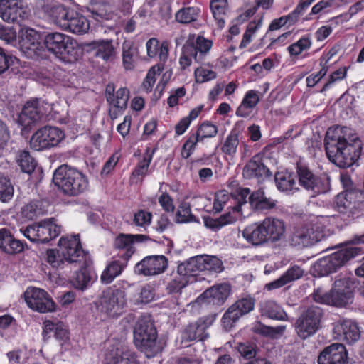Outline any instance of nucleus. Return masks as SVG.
Returning <instances> with one entry per match:
<instances>
[{"label": "nucleus", "mask_w": 364, "mask_h": 364, "mask_svg": "<svg viewBox=\"0 0 364 364\" xmlns=\"http://www.w3.org/2000/svg\"><path fill=\"white\" fill-rule=\"evenodd\" d=\"M70 23L67 31L74 34L82 35L90 29V21L82 14L75 11L73 18L70 20Z\"/></svg>", "instance_id": "37"}, {"label": "nucleus", "mask_w": 364, "mask_h": 364, "mask_svg": "<svg viewBox=\"0 0 364 364\" xmlns=\"http://www.w3.org/2000/svg\"><path fill=\"white\" fill-rule=\"evenodd\" d=\"M14 196V188L11 181L3 173H0V200L6 203Z\"/></svg>", "instance_id": "52"}, {"label": "nucleus", "mask_w": 364, "mask_h": 364, "mask_svg": "<svg viewBox=\"0 0 364 364\" xmlns=\"http://www.w3.org/2000/svg\"><path fill=\"white\" fill-rule=\"evenodd\" d=\"M23 235L33 242L46 243L55 238L60 233L61 228L53 218L46 219L38 224L20 229Z\"/></svg>", "instance_id": "9"}, {"label": "nucleus", "mask_w": 364, "mask_h": 364, "mask_svg": "<svg viewBox=\"0 0 364 364\" xmlns=\"http://www.w3.org/2000/svg\"><path fill=\"white\" fill-rule=\"evenodd\" d=\"M92 45L96 57L105 61H109L114 58V48L112 41H96L93 42Z\"/></svg>", "instance_id": "38"}, {"label": "nucleus", "mask_w": 364, "mask_h": 364, "mask_svg": "<svg viewBox=\"0 0 364 364\" xmlns=\"http://www.w3.org/2000/svg\"><path fill=\"white\" fill-rule=\"evenodd\" d=\"M26 16V8L22 1L0 0V17L3 21L18 22Z\"/></svg>", "instance_id": "19"}, {"label": "nucleus", "mask_w": 364, "mask_h": 364, "mask_svg": "<svg viewBox=\"0 0 364 364\" xmlns=\"http://www.w3.org/2000/svg\"><path fill=\"white\" fill-rule=\"evenodd\" d=\"M312 298L316 303L332 306L331 290L326 291L322 287L316 288L311 294Z\"/></svg>", "instance_id": "58"}, {"label": "nucleus", "mask_w": 364, "mask_h": 364, "mask_svg": "<svg viewBox=\"0 0 364 364\" xmlns=\"http://www.w3.org/2000/svg\"><path fill=\"white\" fill-rule=\"evenodd\" d=\"M161 68L159 65L153 66L147 73L146 78L143 82V87L146 90H151L156 82V76H159Z\"/></svg>", "instance_id": "61"}, {"label": "nucleus", "mask_w": 364, "mask_h": 364, "mask_svg": "<svg viewBox=\"0 0 364 364\" xmlns=\"http://www.w3.org/2000/svg\"><path fill=\"white\" fill-rule=\"evenodd\" d=\"M190 47L194 49V60L198 63H202L204 57L208 53L212 48L213 43L211 41L205 38L203 36H198L195 42L188 39Z\"/></svg>", "instance_id": "36"}, {"label": "nucleus", "mask_w": 364, "mask_h": 364, "mask_svg": "<svg viewBox=\"0 0 364 364\" xmlns=\"http://www.w3.org/2000/svg\"><path fill=\"white\" fill-rule=\"evenodd\" d=\"M333 336L336 340L350 344L359 339L360 331L354 321L340 319L334 323Z\"/></svg>", "instance_id": "18"}, {"label": "nucleus", "mask_w": 364, "mask_h": 364, "mask_svg": "<svg viewBox=\"0 0 364 364\" xmlns=\"http://www.w3.org/2000/svg\"><path fill=\"white\" fill-rule=\"evenodd\" d=\"M275 183L279 191L289 194L294 193L299 190L296 186L294 176L287 171L277 173L275 175Z\"/></svg>", "instance_id": "34"}, {"label": "nucleus", "mask_w": 364, "mask_h": 364, "mask_svg": "<svg viewBox=\"0 0 364 364\" xmlns=\"http://www.w3.org/2000/svg\"><path fill=\"white\" fill-rule=\"evenodd\" d=\"M222 261L215 256L200 255L191 258L186 263L178 265V272L181 274L192 272L193 275L196 272H208L210 273H219L223 270Z\"/></svg>", "instance_id": "12"}, {"label": "nucleus", "mask_w": 364, "mask_h": 364, "mask_svg": "<svg viewBox=\"0 0 364 364\" xmlns=\"http://www.w3.org/2000/svg\"><path fill=\"white\" fill-rule=\"evenodd\" d=\"M230 292V287L228 284L215 285L205 291L199 297V300L204 301L206 304L215 305L222 304L228 297Z\"/></svg>", "instance_id": "26"}, {"label": "nucleus", "mask_w": 364, "mask_h": 364, "mask_svg": "<svg viewBox=\"0 0 364 364\" xmlns=\"http://www.w3.org/2000/svg\"><path fill=\"white\" fill-rule=\"evenodd\" d=\"M194 49L190 47L189 41H187L183 48L181 56L179 59V64L183 69L191 65L192 59H194Z\"/></svg>", "instance_id": "59"}, {"label": "nucleus", "mask_w": 364, "mask_h": 364, "mask_svg": "<svg viewBox=\"0 0 364 364\" xmlns=\"http://www.w3.org/2000/svg\"><path fill=\"white\" fill-rule=\"evenodd\" d=\"M75 10L62 4L53 6L50 11V18L53 23L62 30H68Z\"/></svg>", "instance_id": "27"}, {"label": "nucleus", "mask_w": 364, "mask_h": 364, "mask_svg": "<svg viewBox=\"0 0 364 364\" xmlns=\"http://www.w3.org/2000/svg\"><path fill=\"white\" fill-rule=\"evenodd\" d=\"M153 154L154 151L149 152V151L147 150L143 157V159L137 164L136 166L134 169L132 178L133 180H135L136 183L142 181L143 178L148 174Z\"/></svg>", "instance_id": "41"}, {"label": "nucleus", "mask_w": 364, "mask_h": 364, "mask_svg": "<svg viewBox=\"0 0 364 364\" xmlns=\"http://www.w3.org/2000/svg\"><path fill=\"white\" fill-rule=\"evenodd\" d=\"M82 263L84 266L80 267V269L75 273L70 281L75 289L81 290L87 288L93 279V276L89 267L91 263L90 261L87 259V263Z\"/></svg>", "instance_id": "33"}, {"label": "nucleus", "mask_w": 364, "mask_h": 364, "mask_svg": "<svg viewBox=\"0 0 364 364\" xmlns=\"http://www.w3.org/2000/svg\"><path fill=\"white\" fill-rule=\"evenodd\" d=\"M347 352L341 343H333L326 347L318 358V364H345Z\"/></svg>", "instance_id": "21"}, {"label": "nucleus", "mask_w": 364, "mask_h": 364, "mask_svg": "<svg viewBox=\"0 0 364 364\" xmlns=\"http://www.w3.org/2000/svg\"><path fill=\"white\" fill-rule=\"evenodd\" d=\"M21 51L28 58H43L45 48L41 41L35 43H26L21 44Z\"/></svg>", "instance_id": "42"}, {"label": "nucleus", "mask_w": 364, "mask_h": 364, "mask_svg": "<svg viewBox=\"0 0 364 364\" xmlns=\"http://www.w3.org/2000/svg\"><path fill=\"white\" fill-rule=\"evenodd\" d=\"M332 306L343 307L352 303L353 292L348 287L346 279L335 281L331 289Z\"/></svg>", "instance_id": "22"}, {"label": "nucleus", "mask_w": 364, "mask_h": 364, "mask_svg": "<svg viewBox=\"0 0 364 364\" xmlns=\"http://www.w3.org/2000/svg\"><path fill=\"white\" fill-rule=\"evenodd\" d=\"M192 217L190 204L188 203H182L179 205L176 214L177 221L178 223L189 222Z\"/></svg>", "instance_id": "62"}, {"label": "nucleus", "mask_w": 364, "mask_h": 364, "mask_svg": "<svg viewBox=\"0 0 364 364\" xmlns=\"http://www.w3.org/2000/svg\"><path fill=\"white\" fill-rule=\"evenodd\" d=\"M107 364H138L136 356L127 346L118 343L107 355Z\"/></svg>", "instance_id": "24"}, {"label": "nucleus", "mask_w": 364, "mask_h": 364, "mask_svg": "<svg viewBox=\"0 0 364 364\" xmlns=\"http://www.w3.org/2000/svg\"><path fill=\"white\" fill-rule=\"evenodd\" d=\"M127 262L115 260L110 262L101 274V281L105 284H110L123 271Z\"/></svg>", "instance_id": "39"}, {"label": "nucleus", "mask_w": 364, "mask_h": 364, "mask_svg": "<svg viewBox=\"0 0 364 364\" xmlns=\"http://www.w3.org/2000/svg\"><path fill=\"white\" fill-rule=\"evenodd\" d=\"M24 299L27 306L33 311L47 313L55 310V302L42 289L28 287L24 293Z\"/></svg>", "instance_id": "14"}, {"label": "nucleus", "mask_w": 364, "mask_h": 364, "mask_svg": "<svg viewBox=\"0 0 364 364\" xmlns=\"http://www.w3.org/2000/svg\"><path fill=\"white\" fill-rule=\"evenodd\" d=\"M134 342L147 358L154 357L163 349V345L157 341L154 324L149 318L138 320L134 331Z\"/></svg>", "instance_id": "3"}, {"label": "nucleus", "mask_w": 364, "mask_h": 364, "mask_svg": "<svg viewBox=\"0 0 364 364\" xmlns=\"http://www.w3.org/2000/svg\"><path fill=\"white\" fill-rule=\"evenodd\" d=\"M60 252L68 263H87V255L83 251L78 235L62 237L58 242Z\"/></svg>", "instance_id": "15"}, {"label": "nucleus", "mask_w": 364, "mask_h": 364, "mask_svg": "<svg viewBox=\"0 0 364 364\" xmlns=\"http://www.w3.org/2000/svg\"><path fill=\"white\" fill-rule=\"evenodd\" d=\"M250 203L258 210H269L275 206L274 200L264 198L261 192L252 193L249 197Z\"/></svg>", "instance_id": "49"}, {"label": "nucleus", "mask_w": 364, "mask_h": 364, "mask_svg": "<svg viewBox=\"0 0 364 364\" xmlns=\"http://www.w3.org/2000/svg\"><path fill=\"white\" fill-rule=\"evenodd\" d=\"M227 6L228 0H211L210 1V9L219 28H223L225 25L223 16L225 14Z\"/></svg>", "instance_id": "44"}, {"label": "nucleus", "mask_w": 364, "mask_h": 364, "mask_svg": "<svg viewBox=\"0 0 364 364\" xmlns=\"http://www.w3.org/2000/svg\"><path fill=\"white\" fill-rule=\"evenodd\" d=\"M20 41L19 46L21 44L26 43H35L41 41V35L36 30L31 28H22L19 31Z\"/></svg>", "instance_id": "53"}, {"label": "nucleus", "mask_w": 364, "mask_h": 364, "mask_svg": "<svg viewBox=\"0 0 364 364\" xmlns=\"http://www.w3.org/2000/svg\"><path fill=\"white\" fill-rule=\"evenodd\" d=\"M75 10L62 4L53 6L50 11V18L53 23L62 30H68Z\"/></svg>", "instance_id": "28"}, {"label": "nucleus", "mask_w": 364, "mask_h": 364, "mask_svg": "<svg viewBox=\"0 0 364 364\" xmlns=\"http://www.w3.org/2000/svg\"><path fill=\"white\" fill-rule=\"evenodd\" d=\"M98 309L108 316H120L127 306L125 290L109 287L102 291L97 302Z\"/></svg>", "instance_id": "7"}, {"label": "nucleus", "mask_w": 364, "mask_h": 364, "mask_svg": "<svg viewBox=\"0 0 364 364\" xmlns=\"http://www.w3.org/2000/svg\"><path fill=\"white\" fill-rule=\"evenodd\" d=\"M178 274V276L175 277L168 284V289L171 293L181 292L182 289L186 287L188 283V277L193 276L192 272H188L187 274H181L177 269Z\"/></svg>", "instance_id": "50"}, {"label": "nucleus", "mask_w": 364, "mask_h": 364, "mask_svg": "<svg viewBox=\"0 0 364 364\" xmlns=\"http://www.w3.org/2000/svg\"><path fill=\"white\" fill-rule=\"evenodd\" d=\"M200 13L198 7H187L180 9L176 14V19L181 23H188L196 21Z\"/></svg>", "instance_id": "46"}, {"label": "nucleus", "mask_w": 364, "mask_h": 364, "mask_svg": "<svg viewBox=\"0 0 364 364\" xmlns=\"http://www.w3.org/2000/svg\"><path fill=\"white\" fill-rule=\"evenodd\" d=\"M218 127L208 121L203 122L195 133H192L200 142L205 138H212L216 136Z\"/></svg>", "instance_id": "47"}, {"label": "nucleus", "mask_w": 364, "mask_h": 364, "mask_svg": "<svg viewBox=\"0 0 364 364\" xmlns=\"http://www.w3.org/2000/svg\"><path fill=\"white\" fill-rule=\"evenodd\" d=\"M260 311L262 316L269 318L287 321L288 316L284 309L275 301L272 300L265 301L260 304Z\"/></svg>", "instance_id": "35"}, {"label": "nucleus", "mask_w": 364, "mask_h": 364, "mask_svg": "<svg viewBox=\"0 0 364 364\" xmlns=\"http://www.w3.org/2000/svg\"><path fill=\"white\" fill-rule=\"evenodd\" d=\"M53 181L64 193L69 196H77L88 187L87 176L67 165L61 166L55 171Z\"/></svg>", "instance_id": "4"}, {"label": "nucleus", "mask_w": 364, "mask_h": 364, "mask_svg": "<svg viewBox=\"0 0 364 364\" xmlns=\"http://www.w3.org/2000/svg\"><path fill=\"white\" fill-rule=\"evenodd\" d=\"M43 43L48 51L65 63L77 60V43L70 36L60 32L48 33L43 39Z\"/></svg>", "instance_id": "5"}, {"label": "nucleus", "mask_w": 364, "mask_h": 364, "mask_svg": "<svg viewBox=\"0 0 364 364\" xmlns=\"http://www.w3.org/2000/svg\"><path fill=\"white\" fill-rule=\"evenodd\" d=\"M53 104L38 99L28 101L23 106L18 117V123L22 129L31 128L45 116L50 114Z\"/></svg>", "instance_id": "8"}, {"label": "nucleus", "mask_w": 364, "mask_h": 364, "mask_svg": "<svg viewBox=\"0 0 364 364\" xmlns=\"http://www.w3.org/2000/svg\"><path fill=\"white\" fill-rule=\"evenodd\" d=\"M210 326L207 319L200 318L193 323L189 324L182 333V341L204 340L208 335L206 329Z\"/></svg>", "instance_id": "29"}, {"label": "nucleus", "mask_w": 364, "mask_h": 364, "mask_svg": "<svg viewBox=\"0 0 364 364\" xmlns=\"http://www.w3.org/2000/svg\"><path fill=\"white\" fill-rule=\"evenodd\" d=\"M152 214L150 212L140 210L134 214V224L138 227L146 228L151 224Z\"/></svg>", "instance_id": "57"}, {"label": "nucleus", "mask_w": 364, "mask_h": 364, "mask_svg": "<svg viewBox=\"0 0 364 364\" xmlns=\"http://www.w3.org/2000/svg\"><path fill=\"white\" fill-rule=\"evenodd\" d=\"M16 159L23 172L30 174L34 171L36 163L29 151L26 150L18 151Z\"/></svg>", "instance_id": "43"}, {"label": "nucleus", "mask_w": 364, "mask_h": 364, "mask_svg": "<svg viewBox=\"0 0 364 364\" xmlns=\"http://www.w3.org/2000/svg\"><path fill=\"white\" fill-rule=\"evenodd\" d=\"M146 240L148 237L144 235L120 234L114 241V247L119 250L118 255L122 259L127 262L135 251L134 241L144 242Z\"/></svg>", "instance_id": "20"}, {"label": "nucleus", "mask_w": 364, "mask_h": 364, "mask_svg": "<svg viewBox=\"0 0 364 364\" xmlns=\"http://www.w3.org/2000/svg\"><path fill=\"white\" fill-rule=\"evenodd\" d=\"M296 174L299 184L306 191H310L313 196L323 193L329 188L327 179L316 176L304 164H297Z\"/></svg>", "instance_id": "13"}, {"label": "nucleus", "mask_w": 364, "mask_h": 364, "mask_svg": "<svg viewBox=\"0 0 364 364\" xmlns=\"http://www.w3.org/2000/svg\"><path fill=\"white\" fill-rule=\"evenodd\" d=\"M322 316L323 311L317 306H311L303 311L295 323L298 336L305 340L314 335L320 328Z\"/></svg>", "instance_id": "10"}, {"label": "nucleus", "mask_w": 364, "mask_h": 364, "mask_svg": "<svg viewBox=\"0 0 364 364\" xmlns=\"http://www.w3.org/2000/svg\"><path fill=\"white\" fill-rule=\"evenodd\" d=\"M168 267V259L164 255H151L138 262L134 271L143 276H155L165 272Z\"/></svg>", "instance_id": "17"}, {"label": "nucleus", "mask_w": 364, "mask_h": 364, "mask_svg": "<svg viewBox=\"0 0 364 364\" xmlns=\"http://www.w3.org/2000/svg\"><path fill=\"white\" fill-rule=\"evenodd\" d=\"M360 252V248L348 245L331 255L320 259L314 265V272H317L319 276L333 272Z\"/></svg>", "instance_id": "6"}, {"label": "nucleus", "mask_w": 364, "mask_h": 364, "mask_svg": "<svg viewBox=\"0 0 364 364\" xmlns=\"http://www.w3.org/2000/svg\"><path fill=\"white\" fill-rule=\"evenodd\" d=\"M136 55V50L132 41H125L122 45V59L123 64L127 70H131L134 68V58Z\"/></svg>", "instance_id": "45"}, {"label": "nucleus", "mask_w": 364, "mask_h": 364, "mask_svg": "<svg viewBox=\"0 0 364 364\" xmlns=\"http://www.w3.org/2000/svg\"><path fill=\"white\" fill-rule=\"evenodd\" d=\"M64 138L65 134L60 128L45 126L32 135L30 145L36 151H42L58 146Z\"/></svg>", "instance_id": "11"}, {"label": "nucleus", "mask_w": 364, "mask_h": 364, "mask_svg": "<svg viewBox=\"0 0 364 364\" xmlns=\"http://www.w3.org/2000/svg\"><path fill=\"white\" fill-rule=\"evenodd\" d=\"M242 174L245 178H256L259 183L269 177L271 172L262 162L253 159L245 165Z\"/></svg>", "instance_id": "31"}, {"label": "nucleus", "mask_w": 364, "mask_h": 364, "mask_svg": "<svg viewBox=\"0 0 364 364\" xmlns=\"http://www.w3.org/2000/svg\"><path fill=\"white\" fill-rule=\"evenodd\" d=\"M46 261L53 267H60L66 262V258L60 252V249H49L46 252Z\"/></svg>", "instance_id": "54"}, {"label": "nucleus", "mask_w": 364, "mask_h": 364, "mask_svg": "<svg viewBox=\"0 0 364 364\" xmlns=\"http://www.w3.org/2000/svg\"><path fill=\"white\" fill-rule=\"evenodd\" d=\"M234 199L230 196V194L225 191H220L216 193L214 203H213V209L216 212L221 211L224 205L228 203H231Z\"/></svg>", "instance_id": "56"}, {"label": "nucleus", "mask_w": 364, "mask_h": 364, "mask_svg": "<svg viewBox=\"0 0 364 364\" xmlns=\"http://www.w3.org/2000/svg\"><path fill=\"white\" fill-rule=\"evenodd\" d=\"M255 301L248 296L240 299L231 305L223 314L222 323L226 329H230L240 317L247 314L255 308Z\"/></svg>", "instance_id": "16"}, {"label": "nucleus", "mask_w": 364, "mask_h": 364, "mask_svg": "<svg viewBox=\"0 0 364 364\" xmlns=\"http://www.w3.org/2000/svg\"><path fill=\"white\" fill-rule=\"evenodd\" d=\"M326 218L319 215H310L297 227L290 238L291 245L306 247L319 242L324 236Z\"/></svg>", "instance_id": "2"}, {"label": "nucleus", "mask_w": 364, "mask_h": 364, "mask_svg": "<svg viewBox=\"0 0 364 364\" xmlns=\"http://www.w3.org/2000/svg\"><path fill=\"white\" fill-rule=\"evenodd\" d=\"M23 245L16 240L11 231L3 228L0 229V249L7 254H16L23 250Z\"/></svg>", "instance_id": "30"}, {"label": "nucleus", "mask_w": 364, "mask_h": 364, "mask_svg": "<svg viewBox=\"0 0 364 364\" xmlns=\"http://www.w3.org/2000/svg\"><path fill=\"white\" fill-rule=\"evenodd\" d=\"M216 76V73L208 68L200 67L195 70L196 80L199 83L212 80L215 79Z\"/></svg>", "instance_id": "55"}, {"label": "nucleus", "mask_w": 364, "mask_h": 364, "mask_svg": "<svg viewBox=\"0 0 364 364\" xmlns=\"http://www.w3.org/2000/svg\"><path fill=\"white\" fill-rule=\"evenodd\" d=\"M154 294L153 289L149 285L143 287L139 294L136 301L141 304H147L153 300Z\"/></svg>", "instance_id": "64"}, {"label": "nucleus", "mask_w": 364, "mask_h": 364, "mask_svg": "<svg viewBox=\"0 0 364 364\" xmlns=\"http://www.w3.org/2000/svg\"><path fill=\"white\" fill-rule=\"evenodd\" d=\"M238 145V135L236 132H232L227 136L223 144L222 152L233 158L237 152Z\"/></svg>", "instance_id": "48"}, {"label": "nucleus", "mask_w": 364, "mask_h": 364, "mask_svg": "<svg viewBox=\"0 0 364 364\" xmlns=\"http://www.w3.org/2000/svg\"><path fill=\"white\" fill-rule=\"evenodd\" d=\"M312 45V41L309 36L301 37L296 43L290 45L287 50L291 56H297L302 52L309 50Z\"/></svg>", "instance_id": "51"}, {"label": "nucleus", "mask_w": 364, "mask_h": 364, "mask_svg": "<svg viewBox=\"0 0 364 364\" xmlns=\"http://www.w3.org/2000/svg\"><path fill=\"white\" fill-rule=\"evenodd\" d=\"M198 142L200 141L195 136V135L191 134L182 146L181 152L182 158L185 159L189 158L196 149V146Z\"/></svg>", "instance_id": "60"}, {"label": "nucleus", "mask_w": 364, "mask_h": 364, "mask_svg": "<svg viewBox=\"0 0 364 364\" xmlns=\"http://www.w3.org/2000/svg\"><path fill=\"white\" fill-rule=\"evenodd\" d=\"M262 223L267 242H276L284 238L286 225L282 220L267 217Z\"/></svg>", "instance_id": "23"}, {"label": "nucleus", "mask_w": 364, "mask_h": 364, "mask_svg": "<svg viewBox=\"0 0 364 364\" xmlns=\"http://www.w3.org/2000/svg\"><path fill=\"white\" fill-rule=\"evenodd\" d=\"M244 238L253 245L267 242L262 223H256L246 227L242 231Z\"/></svg>", "instance_id": "32"}, {"label": "nucleus", "mask_w": 364, "mask_h": 364, "mask_svg": "<svg viewBox=\"0 0 364 364\" xmlns=\"http://www.w3.org/2000/svg\"><path fill=\"white\" fill-rule=\"evenodd\" d=\"M237 350L241 355L247 359H252L257 354L256 348L253 344L240 343L237 346Z\"/></svg>", "instance_id": "63"}, {"label": "nucleus", "mask_w": 364, "mask_h": 364, "mask_svg": "<svg viewBox=\"0 0 364 364\" xmlns=\"http://www.w3.org/2000/svg\"><path fill=\"white\" fill-rule=\"evenodd\" d=\"M109 104V115L114 120L122 115L126 109L129 98V92H106Z\"/></svg>", "instance_id": "25"}, {"label": "nucleus", "mask_w": 364, "mask_h": 364, "mask_svg": "<svg viewBox=\"0 0 364 364\" xmlns=\"http://www.w3.org/2000/svg\"><path fill=\"white\" fill-rule=\"evenodd\" d=\"M259 100V97L257 92H247L241 105L239 106L236 111V114L238 117H247L252 112V109L257 105Z\"/></svg>", "instance_id": "40"}, {"label": "nucleus", "mask_w": 364, "mask_h": 364, "mask_svg": "<svg viewBox=\"0 0 364 364\" xmlns=\"http://www.w3.org/2000/svg\"><path fill=\"white\" fill-rule=\"evenodd\" d=\"M328 159L341 168H348L360 158L363 144L357 134L347 127L328 129L324 139Z\"/></svg>", "instance_id": "1"}]
</instances>
